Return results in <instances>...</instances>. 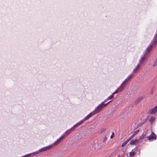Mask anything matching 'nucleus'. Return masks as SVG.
Returning a JSON list of instances; mask_svg holds the SVG:
<instances>
[{"instance_id": "19", "label": "nucleus", "mask_w": 157, "mask_h": 157, "mask_svg": "<svg viewBox=\"0 0 157 157\" xmlns=\"http://www.w3.org/2000/svg\"><path fill=\"white\" fill-rule=\"evenodd\" d=\"M155 118L154 117H151L149 120V121L151 123H152L155 121Z\"/></svg>"}, {"instance_id": "7", "label": "nucleus", "mask_w": 157, "mask_h": 157, "mask_svg": "<svg viewBox=\"0 0 157 157\" xmlns=\"http://www.w3.org/2000/svg\"><path fill=\"white\" fill-rule=\"evenodd\" d=\"M96 114L93 111V112H91L90 114H89L87 116L85 117L84 118L81 120L82 121H83V122L86 120H87L89 119L93 115H94Z\"/></svg>"}, {"instance_id": "22", "label": "nucleus", "mask_w": 157, "mask_h": 157, "mask_svg": "<svg viewBox=\"0 0 157 157\" xmlns=\"http://www.w3.org/2000/svg\"><path fill=\"white\" fill-rule=\"evenodd\" d=\"M139 132V129H138L133 133V134L135 136Z\"/></svg>"}, {"instance_id": "25", "label": "nucleus", "mask_w": 157, "mask_h": 157, "mask_svg": "<svg viewBox=\"0 0 157 157\" xmlns=\"http://www.w3.org/2000/svg\"><path fill=\"white\" fill-rule=\"evenodd\" d=\"M114 136V133L113 132L112 133V135L110 136V138H113V137Z\"/></svg>"}, {"instance_id": "13", "label": "nucleus", "mask_w": 157, "mask_h": 157, "mask_svg": "<svg viewBox=\"0 0 157 157\" xmlns=\"http://www.w3.org/2000/svg\"><path fill=\"white\" fill-rule=\"evenodd\" d=\"M117 93V91H115L113 92L112 94L110 95L109 96L108 98L106 99L105 100V101L108 99H112L114 98V95Z\"/></svg>"}, {"instance_id": "28", "label": "nucleus", "mask_w": 157, "mask_h": 157, "mask_svg": "<svg viewBox=\"0 0 157 157\" xmlns=\"http://www.w3.org/2000/svg\"><path fill=\"white\" fill-rule=\"evenodd\" d=\"M147 132H150V130H147Z\"/></svg>"}, {"instance_id": "4", "label": "nucleus", "mask_w": 157, "mask_h": 157, "mask_svg": "<svg viewBox=\"0 0 157 157\" xmlns=\"http://www.w3.org/2000/svg\"><path fill=\"white\" fill-rule=\"evenodd\" d=\"M105 101V100L104 101L102 102L101 104L98 106L97 107L94 111L96 114L99 113L103 108L105 107L104 105V103Z\"/></svg>"}, {"instance_id": "10", "label": "nucleus", "mask_w": 157, "mask_h": 157, "mask_svg": "<svg viewBox=\"0 0 157 157\" xmlns=\"http://www.w3.org/2000/svg\"><path fill=\"white\" fill-rule=\"evenodd\" d=\"M83 122V121L81 120L79 122H78L77 123L75 124L71 128L72 129L73 131L75 128L77 127L78 125L81 124Z\"/></svg>"}, {"instance_id": "3", "label": "nucleus", "mask_w": 157, "mask_h": 157, "mask_svg": "<svg viewBox=\"0 0 157 157\" xmlns=\"http://www.w3.org/2000/svg\"><path fill=\"white\" fill-rule=\"evenodd\" d=\"M148 56L147 55H146L143 53V55L141 56L140 59H139V63L138 64H139L141 66L142 65L145 64Z\"/></svg>"}, {"instance_id": "23", "label": "nucleus", "mask_w": 157, "mask_h": 157, "mask_svg": "<svg viewBox=\"0 0 157 157\" xmlns=\"http://www.w3.org/2000/svg\"><path fill=\"white\" fill-rule=\"evenodd\" d=\"M135 136L133 134V135L129 138L128 139H129V141L134 136Z\"/></svg>"}, {"instance_id": "18", "label": "nucleus", "mask_w": 157, "mask_h": 157, "mask_svg": "<svg viewBox=\"0 0 157 157\" xmlns=\"http://www.w3.org/2000/svg\"><path fill=\"white\" fill-rule=\"evenodd\" d=\"M129 141V139H127L126 141H124L121 145L122 147H124L126 144L128 143Z\"/></svg>"}, {"instance_id": "27", "label": "nucleus", "mask_w": 157, "mask_h": 157, "mask_svg": "<svg viewBox=\"0 0 157 157\" xmlns=\"http://www.w3.org/2000/svg\"><path fill=\"white\" fill-rule=\"evenodd\" d=\"M117 157H120V156L119 155H118Z\"/></svg>"}, {"instance_id": "14", "label": "nucleus", "mask_w": 157, "mask_h": 157, "mask_svg": "<svg viewBox=\"0 0 157 157\" xmlns=\"http://www.w3.org/2000/svg\"><path fill=\"white\" fill-rule=\"evenodd\" d=\"M60 143V142L57 139L53 143L50 145H51L52 146V147H53L54 146L57 145Z\"/></svg>"}, {"instance_id": "1", "label": "nucleus", "mask_w": 157, "mask_h": 157, "mask_svg": "<svg viewBox=\"0 0 157 157\" xmlns=\"http://www.w3.org/2000/svg\"><path fill=\"white\" fill-rule=\"evenodd\" d=\"M157 44V29L154 35L153 40L144 51L143 53L149 56L151 52L152 49Z\"/></svg>"}, {"instance_id": "5", "label": "nucleus", "mask_w": 157, "mask_h": 157, "mask_svg": "<svg viewBox=\"0 0 157 157\" xmlns=\"http://www.w3.org/2000/svg\"><path fill=\"white\" fill-rule=\"evenodd\" d=\"M127 83L124 81L120 86L117 88L115 91H117V93L118 92H121L125 88V86Z\"/></svg>"}, {"instance_id": "17", "label": "nucleus", "mask_w": 157, "mask_h": 157, "mask_svg": "<svg viewBox=\"0 0 157 157\" xmlns=\"http://www.w3.org/2000/svg\"><path fill=\"white\" fill-rule=\"evenodd\" d=\"M135 154V152L131 151L129 152V155H128V154L127 155V157H132Z\"/></svg>"}, {"instance_id": "2", "label": "nucleus", "mask_w": 157, "mask_h": 157, "mask_svg": "<svg viewBox=\"0 0 157 157\" xmlns=\"http://www.w3.org/2000/svg\"><path fill=\"white\" fill-rule=\"evenodd\" d=\"M52 148V146L50 145L48 146L41 148L36 151L26 154L24 155L25 157H29L30 156H33L34 155L37 154L40 152H43L49 150Z\"/></svg>"}, {"instance_id": "9", "label": "nucleus", "mask_w": 157, "mask_h": 157, "mask_svg": "<svg viewBox=\"0 0 157 157\" xmlns=\"http://www.w3.org/2000/svg\"><path fill=\"white\" fill-rule=\"evenodd\" d=\"M73 130L71 128H70L68 129L67 131H66L64 134L62 135L65 137V136H68Z\"/></svg>"}, {"instance_id": "8", "label": "nucleus", "mask_w": 157, "mask_h": 157, "mask_svg": "<svg viewBox=\"0 0 157 157\" xmlns=\"http://www.w3.org/2000/svg\"><path fill=\"white\" fill-rule=\"evenodd\" d=\"M153 135H155L154 133L152 132H151V134L149 136L146 137L150 141H152V140H156V137L155 136H154Z\"/></svg>"}, {"instance_id": "21", "label": "nucleus", "mask_w": 157, "mask_h": 157, "mask_svg": "<svg viewBox=\"0 0 157 157\" xmlns=\"http://www.w3.org/2000/svg\"><path fill=\"white\" fill-rule=\"evenodd\" d=\"M146 133H145V134H143L141 136L140 138V140H141L142 139H143L144 138H145L146 136Z\"/></svg>"}, {"instance_id": "20", "label": "nucleus", "mask_w": 157, "mask_h": 157, "mask_svg": "<svg viewBox=\"0 0 157 157\" xmlns=\"http://www.w3.org/2000/svg\"><path fill=\"white\" fill-rule=\"evenodd\" d=\"M65 137L64 136L62 135L58 139V140L60 142L61 141L64 139Z\"/></svg>"}, {"instance_id": "16", "label": "nucleus", "mask_w": 157, "mask_h": 157, "mask_svg": "<svg viewBox=\"0 0 157 157\" xmlns=\"http://www.w3.org/2000/svg\"><path fill=\"white\" fill-rule=\"evenodd\" d=\"M138 141V140L136 139L134 140H133L130 141V144L131 145L134 144H136V143H137Z\"/></svg>"}, {"instance_id": "12", "label": "nucleus", "mask_w": 157, "mask_h": 157, "mask_svg": "<svg viewBox=\"0 0 157 157\" xmlns=\"http://www.w3.org/2000/svg\"><path fill=\"white\" fill-rule=\"evenodd\" d=\"M157 111V106H155L152 109L149 111V113L151 114H155Z\"/></svg>"}, {"instance_id": "26", "label": "nucleus", "mask_w": 157, "mask_h": 157, "mask_svg": "<svg viewBox=\"0 0 157 157\" xmlns=\"http://www.w3.org/2000/svg\"><path fill=\"white\" fill-rule=\"evenodd\" d=\"M107 140V138L106 137H104V138H103V141L104 142H105V141H106V140Z\"/></svg>"}, {"instance_id": "15", "label": "nucleus", "mask_w": 157, "mask_h": 157, "mask_svg": "<svg viewBox=\"0 0 157 157\" xmlns=\"http://www.w3.org/2000/svg\"><path fill=\"white\" fill-rule=\"evenodd\" d=\"M144 98V96H141L139 97L136 100V103H138L141 101Z\"/></svg>"}, {"instance_id": "24", "label": "nucleus", "mask_w": 157, "mask_h": 157, "mask_svg": "<svg viewBox=\"0 0 157 157\" xmlns=\"http://www.w3.org/2000/svg\"><path fill=\"white\" fill-rule=\"evenodd\" d=\"M111 101H110L106 104H104V105L105 106V107L109 103H110Z\"/></svg>"}, {"instance_id": "11", "label": "nucleus", "mask_w": 157, "mask_h": 157, "mask_svg": "<svg viewBox=\"0 0 157 157\" xmlns=\"http://www.w3.org/2000/svg\"><path fill=\"white\" fill-rule=\"evenodd\" d=\"M133 73H132V74L129 75L126 79H125L124 81L126 82L127 83L133 77Z\"/></svg>"}, {"instance_id": "6", "label": "nucleus", "mask_w": 157, "mask_h": 157, "mask_svg": "<svg viewBox=\"0 0 157 157\" xmlns=\"http://www.w3.org/2000/svg\"><path fill=\"white\" fill-rule=\"evenodd\" d=\"M141 67V66H140L139 64H138V63L137 64L136 67H135V68L133 69V70L132 71V73L133 74H136L138 73Z\"/></svg>"}]
</instances>
